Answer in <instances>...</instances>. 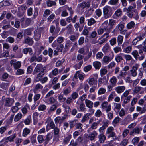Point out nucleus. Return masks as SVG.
Masks as SVG:
<instances>
[{"label": "nucleus", "mask_w": 146, "mask_h": 146, "mask_svg": "<svg viewBox=\"0 0 146 146\" xmlns=\"http://www.w3.org/2000/svg\"><path fill=\"white\" fill-rule=\"evenodd\" d=\"M114 106L113 110L115 112L118 111L121 108V104H120L117 103L114 104Z\"/></svg>", "instance_id": "a18cd8bd"}, {"label": "nucleus", "mask_w": 146, "mask_h": 146, "mask_svg": "<svg viewBox=\"0 0 146 146\" xmlns=\"http://www.w3.org/2000/svg\"><path fill=\"white\" fill-rule=\"evenodd\" d=\"M30 110V107L29 105H25L21 109V111L24 114H26Z\"/></svg>", "instance_id": "2f4dec72"}, {"label": "nucleus", "mask_w": 146, "mask_h": 146, "mask_svg": "<svg viewBox=\"0 0 146 146\" xmlns=\"http://www.w3.org/2000/svg\"><path fill=\"white\" fill-rule=\"evenodd\" d=\"M41 94H37L35 95L33 97V100L34 102H37L40 98Z\"/></svg>", "instance_id": "338daca9"}, {"label": "nucleus", "mask_w": 146, "mask_h": 146, "mask_svg": "<svg viewBox=\"0 0 146 146\" xmlns=\"http://www.w3.org/2000/svg\"><path fill=\"white\" fill-rule=\"evenodd\" d=\"M112 59V58L109 56H104L102 60L103 63L107 64L110 62L111 61Z\"/></svg>", "instance_id": "393cba45"}, {"label": "nucleus", "mask_w": 146, "mask_h": 146, "mask_svg": "<svg viewBox=\"0 0 146 146\" xmlns=\"http://www.w3.org/2000/svg\"><path fill=\"white\" fill-rule=\"evenodd\" d=\"M58 74V69L57 68L54 69L48 75L51 78H52L54 76H55Z\"/></svg>", "instance_id": "412c9836"}, {"label": "nucleus", "mask_w": 146, "mask_h": 146, "mask_svg": "<svg viewBox=\"0 0 146 146\" xmlns=\"http://www.w3.org/2000/svg\"><path fill=\"white\" fill-rule=\"evenodd\" d=\"M88 25V26H91L92 25L95 24L96 21L93 18H91L87 20Z\"/></svg>", "instance_id": "37998d69"}, {"label": "nucleus", "mask_w": 146, "mask_h": 146, "mask_svg": "<svg viewBox=\"0 0 146 146\" xmlns=\"http://www.w3.org/2000/svg\"><path fill=\"white\" fill-rule=\"evenodd\" d=\"M15 137L16 136L15 135L9 136L6 139L5 141L4 142H6L7 143L8 141L10 142L12 141Z\"/></svg>", "instance_id": "de8ad7c7"}, {"label": "nucleus", "mask_w": 146, "mask_h": 146, "mask_svg": "<svg viewBox=\"0 0 146 146\" xmlns=\"http://www.w3.org/2000/svg\"><path fill=\"white\" fill-rule=\"evenodd\" d=\"M145 36L144 34H143L136 37L133 40L132 43V44L134 45H136L138 42L143 39Z\"/></svg>", "instance_id": "4468645a"}, {"label": "nucleus", "mask_w": 146, "mask_h": 146, "mask_svg": "<svg viewBox=\"0 0 146 146\" xmlns=\"http://www.w3.org/2000/svg\"><path fill=\"white\" fill-rule=\"evenodd\" d=\"M83 126L82 124L80 123H76L75 127L76 129H80V131H82L83 130L82 128Z\"/></svg>", "instance_id": "5fc2aeb1"}, {"label": "nucleus", "mask_w": 146, "mask_h": 146, "mask_svg": "<svg viewBox=\"0 0 146 146\" xmlns=\"http://www.w3.org/2000/svg\"><path fill=\"white\" fill-rule=\"evenodd\" d=\"M139 65L137 64H135L132 67V69L130 70L131 74L132 76L135 77L137 75V70L138 69Z\"/></svg>", "instance_id": "f8f14e48"}, {"label": "nucleus", "mask_w": 146, "mask_h": 146, "mask_svg": "<svg viewBox=\"0 0 146 146\" xmlns=\"http://www.w3.org/2000/svg\"><path fill=\"white\" fill-rule=\"evenodd\" d=\"M52 46L53 47H56L57 46L56 49L59 52H61L64 48V46L62 44H58L55 41L52 44Z\"/></svg>", "instance_id": "9b49d317"}, {"label": "nucleus", "mask_w": 146, "mask_h": 146, "mask_svg": "<svg viewBox=\"0 0 146 146\" xmlns=\"http://www.w3.org/2000/svg\"><path fill=\"white\" fill-rule=\"evenodd\" d=\"M76 120H74L72 121H69V124L70 125V128L71 129L74 127V126H75L76 123Z\"/></svg>", "instance_id": "052dcab7"}, {"label": "nucleus", "mask_w": 146, "mask_h": 146, "mask_svg": "<svg viewBox=\"0 0 146 146\" xmlns=\"http://www.w3.org/2000/svg\"><path fill=\"white\" fill-rule=\"evenodd\" d=\"M83 60L81 61H80L78 64H77L75 65H74L73 66V67L76 70L80 69V68L81 66L83 64Z\"/></svg>", "instance_id": "58836bf2"}, {"label": "nucleus", "mask_w": 146, "mask_h": 146, "mask_svg": "<svg viewBox=\"0 0 146 146\" xmlns=\"http://www.w3.org/2000/svg\"><path fill=\"white\" fill-rule=\"evenodd\" d=\"M109 36L108 33H105L98 39V44L101 45L104 44L105 42H107Z\"/></svg>", "instance_id": "20e7f679"}, {"label": "nucleus", "mask_w": 146, "mask_h": 146, "mask_svg": "<svg viewBox=\"0 0 146 146\" xmlns=\"http://www.w3.org/2000/svg\"><path fill=\"white\" fill-rule=\"evenodd\" d=\"M125 86H119L115 88V90L118 93H121L125 90Z\"/></svg>", "instance_id": "7c9ffc66"}, {"label": "nucleus", "mask_w": 146, "mask_h": 146, "mask_svg": "<svg viewBox=\"0 0 146 146\" xmlns=\"http://www.w3.org/2000/svg\"><path fill=\"white\" fill-rule=\"evenodd\" d=\"M58 99L59 102H63L65 101L66 98L63 97V94H60L58 96Z\"/></svg>", "instance_id": "e2e57ef3"}, {"label": "nucleus", "mask_w": 146, "mask_h": 146, "mask_svg": "<svg viewBox=\"0 0 146 146\" xmlns=\"http://www.w3.org/2000/svg\"><path fill=\"white\" fill-rule=\"evenodd\" d=\"M135 7V5L134 6H129L127 9V15L130 18H133L136 20H137L139 19L138 12L136 10L134 9Z\"/></svg>", "instance_id": "f257e3e1"}, {"label": "nucleus", "mask_w": 146, "mask_h": 146, "mask_svg": "<svg viewBox=\"0 0 146 146\" xmlns=\"http://www.w3.org/2000/svg\"><path fill=\"white\" fill-rule=\"evenodd\" d=\"M93 65L96 69H99L101 66V63L98 61H95L93 62Z\"/></svg>", "instance_id": "4c0bfd02"}, {"label": "nucleus", "mask_w": 146, "mask_h": 146, "mask_svg": "<svg viewBox=\"0 0 146 146\" xmlns=\"http://www.w3.org/2000/svg\"><path fill=\"white\" fill-rule=\"evenodd\" d=\"M48 127H50L52 129H54L56 127L53 121H50L49 123L47 124L46 127L47 130L50 129Z\"/></svg>", "instance_id": "49530a36"}, {"label": "nucleus", "mask_w": 146, "mask_h": 146, "mask_svg": "<svg viewBox=\"0 0 146 146\" xmlns=\"http://www.w3.org/2000/svg\"><path fill=\"white\" fill-rule=\"evenodd\" d=\"M44 73L43 71H41L35 77V81L36 82H38L41 80L42 77L44 75Z\"/></svg>", "instance_id": "4be33fe9"}, {"label": "nucleus", "mask_w": 146, "mask_h": 146, "mask_svg": "<svg viewBox=\"0 0 146 146\" xmlns=\"http://www.w3.org/2000/svg\"><path fill=\"white\" fill-rule=\"evenodd\" d=\"M30 129L27 128L24 129L22 132V136L24 137H27L30 133Z\"/></svg>", "instance_id": "72a5a7b5"}, {"label": "nucleus", "mask_w": 146, "mask_h": 146, "mask_svg": "<svg viewBox=\"0 0 146 146\" xmlns=\"http://www.w3.org/2000/svg\"><path fill=\"white\" fill-rule=\"evenodd\" d=\"M142 129L141 127H135L133 130L130 131V135H133V134L134 133L135 134H139L140 131H141Z\"/></svg>", "instance_id": "a211bd4d"}, {"label": "nucleus", "mask_w": 146, "mask_h": 146, "mask_svg": "<svg viewBox=\"0 0 146 146\" xmlns=\"http://www.w3.org/2000/svg\"><path fill=\"white\" fill-rule=\"evenodd\" d=\"M135 23L133 21H131L127 25V27L129 29L133 28L135 25Z\"/></svg>", "instance_id": "4d7b16f0"}, {"label": "nucleus", "mask_w": 146, "mask_h": 146, "mask_svg": "<svg viewBox=\"0 0 146 146\" xmlns=\"http://www.w3.org/2000/svg\"><path fill=\"white\" fill-rule=\"evenodd\" d=\"M101 107L102 110H105L107 113L110 111L111 110V104H109L107 102H103L101 105Z\"/></svg>", "instance_id": "39448f33"}, {"label": "nucleus", "mask_w": 146, "mask_h": 146, "mask_svg": "<svg viewBox=\"0 0 146 146\" xmlns=\"http://www.w3.org/2000/svg\"><path fill=\"white\" fill-rule=\"evenodd\" d=\"M110 49V47L109 45L107 43L103 47L102 51L104 53H106L108 52Z\"/></svg>", "instance_id": "c756f323"}, {"label": "nucleus", "mask_w": 146, "mask_h": 146, "mask_svg": "<svg viewBox=\"0 0 146 146\" xmlns=\"http://www.w3.org/2000/svg\"><path fill=\"white\" fill-rule=\"evenodd\" d=\"M10 5L9 1L8 0H3L0 2V8L3 6H8Z\"/></svg>", "instance_id": "e433bc0d"}, {"label": "nucleus", "mask_w": 146, "mask_h": 146, "mask_svg": "<svg viewBox=\"0 0 146 146\" xmlns=\"http://www.w3.org/2000/svg\"><path fill=\"white\" fill-rule=\"evenodd\" d=\"M72 135L70 134H68L67 135V137L64 138L63 141V143L65 144L68 142L71 138Z\"/></svg>", "instance_id": "09e8293b"}, {"label": "nucleus", "mask_w": 146, "mask_h": 146, "mask_svg": "<svg viewBox=\"0 0 146 146\" xmlns=\"http://www.w3.org/2000/svg\"><path fill=\"white\" fill-rule=\"evenodd\" d=\"M24 43L27 44L30 46H31L34 43L33 38L28 37L25 39Z\"/></svg>", "instance_id": "2eb2a0df"}, {"label": "nucleus", "mask_w": 146, "mask_h": 146, "mask_svg": "<svg viewBox=\"0 0 146 146\" xmlns=\"http://www.w3.org/2000/svg\"><path fill=\"white\" fill-rule=\"evenodd\" d=\"M9 86V83H3L0 84V87L3 89L6 90Z\"/></svg>", "instance_id": "3c124183"}, {"label": "nucleus", "mask_w": 146, "mask_h": 146, "mask_svg": "<svg viewBox=\"0 0 146 146\" xmlns=\"http://www.w3.org/2000/svg\"><path fill=\"white\" fill-rule=\"evenodd\" d=\"M2 99L4 100L3 101L4 106L5 107H11L14 102V100L13 98L10 97L5 98V96H3Z\"/></svg>", "instance_id": "7ed1b4c3"}, {"label": "nucleus", "mask_w": 146, "mask_h": 146, "mask_svg": "<svg viewBox=\"0 0 146 146\" xmlns=\"http://www.w3.org/2000/svg\"><path fill=\"white\" fill-rule=\"evenodd\" d=\"M84 26V24H82L79 22L76 23L74 25V27L76 30L78 31L79 29V30L80 31H82L83 28Z\"/></svg>", "instance_id": "5701e85b"}, {"label": "nucleus", "mask_w": 146, "mask_h": 146, "mask_svg": "<svg viewBox=\"0 0 146 146\" xmlns=\"http://www.w3.org/2000/svg\"><path fill=\"white\" fill-rule=\"evenodd\" d=\"M85 103L86 107L89 109H92L93 106V103L91 101L86 99L85 100Z\"/></svg>", "instance_id": "bb28decb"}, {"label": "nucleus", "mask_w": 146, "mask_h": 146, "mask_svg": "<svg viewBox=\"0 0 146 146\" xmlns=\"http://www.w3.org/2000/svg\"><path fill=\"white\" fill-rule=\"evenodd\" d=\"M64 59H62L61 60H58L56 63V67H58L62 65L63 63L65 62Z\"/></svg>", "instance_id": "864d4df0"}, {"label": "nucleus", "mask_w": 146, "mask_h": 146, "mask_svg": "<svg viewBox=\"0 0 146 146\" xmlns=\"http://www.w3.org/2000/svg\"><path fill=\"white\" fill-rule=\"evenodd\" d=\"M114 128L113 127H109L107 129L106 131V135H108V137H113L115 136V133L114 131Z\"/></svg>", "instance_id": "423d86ee"}, {"label": "nucleus", "mask_w": 146, "mask_h": 146, "mask_svg": "<svg viewBox=\"0 0 146 146\" xmlns=\"http://www.w3.org/2000/svg\"><path fill=\"white\" fill-rule=\"evenodd\" d=\"M33 31V29L32 28H29L24 31V35L31 36L32 35V32Z\"/></svg>", "instance_id": "473e14b6"}, {"label": "nucleus", "mask_w": 146, "mask_h": 146, "mask_svg": "<svg viewBox=\"0 0 146 146\" xmlns=\"http://www.w3.org/2000/svg\"><path fill=\"white\" fill-rule=\"evenodd\" d=\"M117 81V80L116 77L115 76H113L111 78L110 82L112 86H116Z\"/></svg>", "instance_id": "c85d7f7f"}, {"label": "nucleus", "mask_w": 146, "mask_h": 146, "mask_svg": "<svg viewBox=\"0 0 146 146\" xmlns=\"http://www.w3.org/2000/svg\"><path fill=\"white\" fill-rule=\"evenodd\" d=\"M23 115L21 113H19L16 115L14 118V121L15 122H17L22 118Z\"/></svg>", "instance_id": "c9c22d12"}, {"label": "nucleus", "mask_w": 146, "mask_h": 146, "mask_svg": "<svg viewBox=\"0 0 146 146\" xmlns=\"http://www.w3.org/2000/svg\"><path fill=\"white\" fill-rule=\"evenodd\" d=\"M36 134H35L30 137V139L32 145L34 144L36 142Z\"/></svg>", "instance_id": "a19ab883"}, {"label": "nucleus", "mask_w": 146, "mask_h": 146, "mask_svg": "<svg viewBox=\"0 0 146 146\" xmlns=\"http://www.w3.org/2000/svg\"><path fill=\"white\" fill-rule=\"evenodd\" d=\"M23 52L25 54H27L28 52L29 53L30 55H32L33 53L32 49L31 48H25L23 49Z\"/></svg>", "instance_id": "a878e982"}, {"label": "nucleus", "mask_w": 146, "mask_h": 146, "mask_svg": "<svg viewBox=\"0 0 146 146\" xmlns=\"http://www.w3.org/2000/svg\"><path fill=\"white\" fill-rule=\"evenodd\" d=\"M41 35V31L38 30H35L34 32L33 38L36 41H37L40 38Z\"/></svg>", "instance_id": "ddd939ff"}, {"label": "nucleus", "mask_w": 146, "mask_h": 146, "mask_svg": "<svg viewBox=\"0 0 146 146\" xmlns=\"http://www.w3.org/2000/svg\"><path fill=\"white\" fill-rule=\"evenodd\" d=\"M76 106L79 112H84L86 111L85 105L83 102H77L76 103Z\"/></svg>", "instance_id": "0eeeda50"}, {"label": "nucleus", "mask_w": 146, "mask_h": 146, "mask_svg": "<svg viewBox=\"0 0 146 146\" xmlns=\"http://www.w3.org/2000/svg\"><path fill=\"white\" fill-rule=\"evenodd\" d=\"M106 92L105 89L103 88H101L99 89L98 93L99 95H102L104 94Z\"/></svg>", "instance_id": "774afa93"}, {"label": "nucleus", "mask_w": 146, "mask_h": 146, "mask_svg": "<svg viewBox=\"0 0 146 146\" xmlns=\"http://www.w3.org/2000/svg\"><path fill=\"white\" fill-rule=\"evenodd\" d=\"M89 133L88 137L91 141L94 140L98 135L97 132L95 130L93 131L91 133Z\"/></svg>", "instance_id": "f3484780"}, {"label": "nucleus", "mask_w": 146, "mask_h": 146, "mask_svg": "<svg viewBox=\"0 0 146 146\" xmlns=\"http://www.w3.org/2000/svg\"><path fill=\"white\" fill-rule=\"evenodd\" d=\"M46 4L47 6L48 7H51L55 5L56 4V3L55 1L50 0L47 1Z\"/></svg>", "instance_id": "13d9d810"}, {"label": "nucleus", "mask_w": 146, "mask_h": 146, "mask_svg": "<svg viewBox=\"0 0 146 146\" xmlns=\"http://www.w3.org/2000/svg\"><path fill=\"white\" fill-rule=\"evenodd\" d=\"M10 64L16 70L19 68L21 66V62L19 61H16L15 60H11L10 62Z\"/></svg>", "instance_id": "9d476101"}, {"label": "nucleus", "mask_w": 146, "mask_h": 146, "mask_svg": "<svg viewBox=\"0 0 146 146\" xmlns=\"http://www.w3.org/2000/svg\"><path fill=\"white\" fill-rule=\"evenodd\" d=\"M119 0H110L108 2V4L112 5H116L118 4Z\"/></svg>", "instance_id": "69168bd1"}, {"label": "nucleus", "mask_w": 146, "mask_h": 146, "mask_svg": "<svg viewBox=\"0 0 146 146\" xmlns=\"http://www.w3.org/2000/svg\"><path fill=\"white\" fill-rule=\"evenodd\" d=\"M97 82V80L94 78L90 77L89 78L88 83L90 85H93V84L96 83Z\"/></svg>", "instance_id": "ea45409f"}, {"label": "nucleus", "mask_w": 146, "mask_h": 146, "mask_svg": "<svg viewBox=\"0 0 146 146\" xmlns=\"http://www.w3.org/2000/svg\"><path fill=\"white\" fill-rule=\"evenodd\" d=\"M98 141L100 143H103L106 140V137L103 133L100 134L98 137Z\"/></svg>", "instance_id": "dca6fc26"}, {"label": "nucleus", "mask_w": 146, "mask_h": 146, "mask_svg": "<svg viewBox=\"0 0 146 146\" xmlns=\"http://www.w3.org/2000/svg\"><path fill=\"white\" fill-rule=\"evenodd\" d=\"M6 21L4 20L0 25V27L3 29H6L10 27L9 24H7Z\"/></svg>", "instance_id": "cd10ccee"}, {"label": "nucleus", "mask_w": 146, "mask_h": 146, "mask_svg": "<svg viewBox=\"0 0 146 146\" xmlns=\"http://www.w3.org/2000/svg\"><path fill=\"white\" fill-rule=\"evenodd\" d=\"M90 5V4L89 2H83L78 4L77 7L79 10L84 9L85 8L87 9L88 8Z\"/></svg>", "instance_id": "6e6552de"}, {"label": "nucleus", "mask_w": 146, "mask_h": 146, "mask_svg": "<svg viewBox=\"0 0 146 146\" xmlns=\"http://www.w3.org/2000/svg\"><path fill=\"white\" fill-rule=\"evenodd\" d=\"M102 28L103 29L104 31H106V33H108V34L110 33L109 29L107 25L105 23H103V26Z\"/></svg>", "instance_id": "603ef678"}, {"label": "nucleus", "mask_w": 146, "mask_h": 146, "mask_svg": "<svg viewBox=\"0 0 146 146\" xmlns=\"http://www.w3.org/2000/svg\"><path fill=\"white\" fill-rule=\"evenodd\" d=\"M43 88V86L42 85L39 83L38 84L36 85L35 88L34 89V91H37L39 89L42 90Z\"/></svg>", "instance_id": "0e129e2a"}, {"label": "nucleus", "mask_w": 146, "mask_h": 146, "mask_svg": "<svg viewBox=\"0 0 146 146\" xmlns=\"http://www.w3.org/2000/svg\"><path fill=\"white\" fill-rule=\"evenodd\" d=\"M46 108V106L44 104L40 105L38 108V110L39 111H44L45 110Z\"/></svg>", "instance_id": "680f3d73"}, {"label": "nucleus", "mask_w": 146, "mask_h": 146, "mask_svg": "<svg viewBox=\"0 0 146 146\" xmlns=\"http://www.w3.org/2000/svg\"><path fill=\"white\" fill-rule=\"evenodd\" d=\"M101 121V119H100L97 122H95L93 123L91 125L90 128H89L87 131L88 133H90V131H92V130L96 129L99 124Z\"/></svg>", "instance_id": "1a4fd4ad"}, {"label": "nucleus", "mask_w": 146, "mask_h": 146, "mask_svg": "<svg viewBox=\"0 0 146 146\" xmlns=\"http://www.w3.org/2000/svg\"><path fill=\"white\" fill-rule=\"evenodd\" d=\"M123 39V37L122 36L119 35L117 38V42L118 45L120 46L122 44Z\"/></svg>", "instance_id": "c03bdc74"}, {"label": "nucleus", "mask_w": 146, "mask_h": 146, "mask_svg": "<svg viewBox=\"0 0 146 146\" xmlns=\"http://www.w3.org/2000/svg\"><path fill=\"white\" fill-rule=\"evenodd\" d=\"M104 17L105 19L110 17L113 13L112 7L109 6H106L103 8Z\"/></svg>", "instance_id": "f03ea898"}, {"label": "nucleus", "mask_w": 146, "mask_h": 146, "mask_svg": "<svg viewBox=\"0 0 146 146\" xmlns=\"http://www.w3.org/2000/svg\"><path fill=\"white\" fill-rule=\"evenodd\" d=\"M102 115V113L100 110H97L95 113L94 116L97 117H101Z\"/></svg>", "instance_id": "8fccbe9b"}, {"label": "nucleus", "mask_w": 146, "mask_h": 146, "mask_svg": "<svg viewBox=\"0 0 146 146\" xmlns=\"http://www.w3.org/2000/svg\"><path fill=\"white\" fill-rule=\"evenodd\" d=\"M78 77L80 80H82L84 78V76L83 74L80 73V71H77L75 73L74 78L77 79Z\"/></svg>", "instance_id": "6ab92c4d"}, {"label": "nucleus", "mask_w": 146, "mask_h": 146, "mask_svg": "<svg viewBox=\"0 0 146 146\" xmlns=\"http://www.w3.org/2000/svg\"><path fill=\"white\" fill-rule=\"evenodd\" d=\"M131 54L133 55L136 60H137L138 59V56H139V55L138 54V52L137 50H134L133 51L131 52Z\"/></svg>", "instance_id": "6e6d98bb"}, {"label": "nucleus", "mask_w": 146, "mask_h": 146, "mask_svg": "<svg viewBox=\"0 0 146 146\" xmlns=\"http://www.w3.org/2000/svg\"><path fill=\"white\" fill-rule=\"evenodd\" d=\"M127 43H123L122 44V47L123 48H124L123 51L124 52L127 53H129L131 51L132 48L131 46H128L125 48L124 47L127 46Z\"/></svg>", "instance_id": "aec40b11"}, {"label": "nucleus", "mask_w": 146, "mask_h": 146, "mask_svg": "<svg viewBox=\"0 0 146 146\" xmlns=\"http://www.w3.org/2000/svg\"><path fill=\"white\" fill-rule=\"evenodd\" d=\"M43 66L41 64H38L35 68L33 72V74L39 72L40 70L42 69Z\"/></svg>", "instance_id": "b1692460"}, {"label": "nucleus", "mask_w": 146, "mask_h": 146, "mask_svg": "<svg viewBox=\"0 0 146 146\" xmlns=\"http://www.w3.org/2000/svg\"><path fill=\"white\" fill-rule=\"evenodd\" d=\"M32 121L31 117V115L28 116L24 121V123L25 125H28Z\"/></svg>", "instance_id": "79ce46f5"}, {"label": "nucleus", "mask_w": 146, "mask_h": 146, "mask_svg": "<svg viewBox=\"0 0 146 146\" xmlns=\"http://www.w3.org/2000/svg\"><path fill=\"white\" fill-rule=\"evenodd\" d=\"M27 7L24 5H23L20 7H18V10L19 12L21 14H23L24 13Z\"/></svg>", "instance_id": "f704fd0d"}, {"label": "nucleus", "mask_w": 146, "mask_h": 146, "mask_svg": "<svg viewBox=\"0 0 146 146\" xmlns=\"http://www.w3.org/2000/svg\"><path fill=\"white\" fill-rule=\"evenodd\" d=\"M132 96L131 95H129L127 97H125L124 98H123L122 100H123V102L124 103L126 104L129 102L130 99L131 98Z\"/></svg>", "instance_id": "bf43d9fd"}]
</instances>
